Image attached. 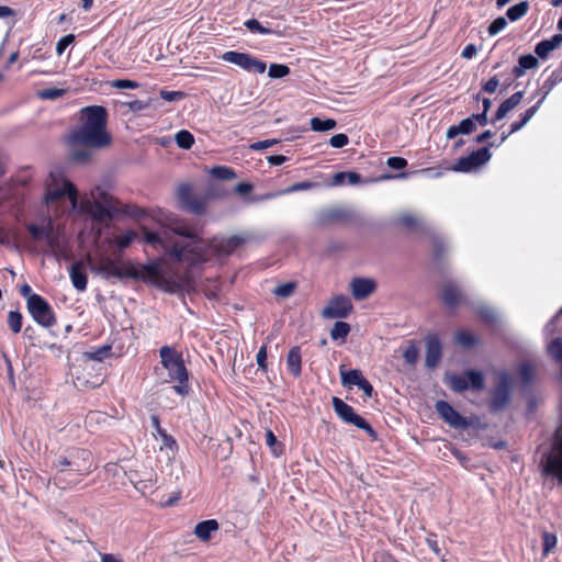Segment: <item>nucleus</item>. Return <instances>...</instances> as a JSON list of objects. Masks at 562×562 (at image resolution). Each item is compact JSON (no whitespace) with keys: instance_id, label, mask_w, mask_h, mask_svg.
<instances>
[{"instance_id":"1","label":"nucleus","mask_w":562,"mask_h":562,"mask_svg":"<svg viewBox=\"0 0 562 562\" xmlns=\"http://www.w3.org/2000/svg\"><path fill=\"white\" fill-rule=\"evenodd\" d=\"M88 260L91 271L101 276L103 279H133L169 294L182 292L191 280L188 271L179 273L171 269H162L161 265L165 262L162 258L151 260L147 263H135L132 260L122 259L121 257L111 258L108 256H99L94 260L88 257Z\"/></svg>"},{"instance_id":"2","label":"nucleus","mask_w":562,"mask_h":562,"mask_svg":"<svg viewBox=\"0 0 562 562\" xmlns=\"http://www.w3.org/2000/svg\"><path fill=\"white\" fill-rule=\"evenodd\" d=\"M247 237L233 235L231 237H213L200 245H181L176 243L167 250L168 257L177 263H187L188 268L200 266L212 258H227L247 243Z\"/></svg>"},{"instance_id":"3","label":"nucleus","mask_w":562,"mask_h":562,"mask_svg":"<svg viewBox=\"0 0 562 562\" xmlns=\"http://www.w3.org/2000/svg\"><path fill=\"white\" fill-rule=\"evenodd\" d=\"M79 124L69 134L74 146L102 149L111 145L112 136L108 131L109 114L102 105H88L79 111Z\"/></svg>"},{"instance_id":"4","label":"nucleus","mask_w":562,"mask_h":562,"mask_svg":"<svg viewBox=\"0 0 562 562\" xmlns=\"http://www.w3.org/2000/svg\"><path fill=\"white\" fill-rule=\"evenodd\" d=\"M114 355L122 353H80L75 359L68 353L70 374L80 385L94 389L103 382L104 360Z\"/></svg>"},{"instance_id":"5","label":"nucleus","mask_w":562,"mask_h":562,"mask_svg":"<svg viewBox=\"0 0 562 562\" xmlns=\"http://www.w3.org/2000/svg\"><path fill=\"white\" fill-rule=\"evenodd\" d=\"M54 474L47 481V487L50 483L60 484L65 482V471H72L76 476L83 477L92 471V453L85 448H72L65 454L58 456L52 464Z\"/></svg>"},{"instance_id":"6","label":"nucleus","mask_w":562,"mask_h":562,"mask_svg":"<svg viewBox=\"0 0 562 562\" xmlns=\"http://www.w3.org/2000/svg\"><path fill=\"white\" fill-rule=\"evenodd\" d=\"M64 196H68V199L75 203L78 199V191L76 186L67 179L65 172L56 168L48 173L45 181L44 200L48 204Z\"/></svg>"},{"instance_id":"7","label":"nucleus","mask_w":562,"mask_h":562,"mask_svg":"<svg viewBox=\"0 0 562 562\" xmlns=\"http://www.w3.org/2000/svg\"><path fill=\"white\" fill-rule=\"evenodd\" d=\"M162 367L168 372L170 381L177 382L172 386L176 394L187 396L191 387L189 385V371L182 358L183 353H159Z\"/></svg>"},{"instance_id":"8","label":"nucleus","mask_w":562,"mask_h":562,"mask_svg":"<svg viewBox=\"0 0 562 562\" xmlns=\"http://www.w3.org/2000/svg\"><path fill=\"white\" fill-rule=\"evenodd\" d=\"M513 376L506 370L497 374V382L490 391L488 412L498 414L505 411L512 402Z\"/></svg>"},{"instance_id":"9","label":"nucleus","mask_w":562,"mask_h":562,"mask_svg":"<svg viewBox=\"0 0 562 562\" xmlns=\"http://www.w3.org/2000/svg\"><path fill=\"white\" fill-rule=\"evenodd\" d=\"M117 214L134 215L131 205L121 204L120 201L113 198L105 191L99 192L98 199L91 207V216L97 222H103L106 218H113Z\"/></svg>"},{"instance_id":"10","label":"nucleus","mask_w":562,"mask_h":562,"mask_svg":"<svg viewBox=\"0 0 562 562\" xmlns=\"http://www.w3.org/2000/svg\"><path fill=\"white\" fill-rule=\"evenodd\" d=\"M177 201L179 207L194 215H202L209 205V195L196 193L190 183H181L177 188Z\"/></svg>"},{"instance_id":"11","label":"nucleus","mask_w":562,"mask_h":562,"mask_svg":"<svg viewBox=\"0 0 562 562\" xmlns=\"http://www.w3.org/2000/svg\"><path fill=\"white\" fill-rule=\"evenodd\" d=\"M331 405L336 415L346 424L363 430L372 440L378 439L376 430L355 408L337 396H333Z\"/></svg>"},{"instance_id":"12","label":"nucleus","mask_w":562,"mask_h":562,"mask_svg":"<svg viewBox=\"0 0 562 562\" xmlns=\"http://www.w3.org/2000/svg\"><path fill=\"white\" fill-rule=\"evenodd\" d=\"M446 383L457 393L468 390L482 391L485 387V375L481 370L467 369L463 376L456 373L447 374Z\"/></svg>"},{"instance_id":"13","label":"nucleus","mask_w":562,"mask_h":562,"mask_svg":"<svg viewBox=\"0 0 562 562\" xmlns=\"http://www.w3.org/2000/svg\"><path fill=\"white\" fill-rule=\"evenodd\" d=\"M26 307L32 318L43 327L56 324V315L50 304L40 294L30 296Z\"/></svg>"},{"instance_id":"14","label":"nucleus","mask_w":562,"mask_h":562,"mask_svg":"<svg viewBox=\"0 0 562 562\" xmlns=\"http://www.w3.org/2000/svg\"><path fill=\"white\" fill-rule=\"evenodd\" d=\"M436 412L439 417L447 423L449 426L456 429H467L471 426H476L479 423V418L474 417L473 419H469L465 416L461 415L449 402L445 400H439L435 404Z\"/></svg>"},{"instance_id":"15","label":"nucleus","mask_w":562,"mask_h":562,"mask_svg":"<svg viewBox=\"0 0 562 562\" xmlns=\"http://www.w3.org/2000/svg\"><path fill=\"white\" fill-rule=\"evenodd\" d=\"M221 58L224 61L234 64L241 69L252 74H263L267 69V65L263 60L248 54L237 50H227Z\"/></svg>"},{"instance_id":"16","label":"nucleus","mask_w":562,"mask_h":562,"mask_svg":"<svg viewBox=\"0 0 562 562\" xmlns=\"http://www.w3.org/2000/svg\"><path fill=\"white\" fill-rule=\"evenodd\" d=\"M493 146L494 144L490 143L487 146L473 150L468 156L460 157L452 167V170L457 172H470L485 165L492 157L490 149Z\"/></svg>"},{"instance_id":"17","label":"nucleus","mask_w":562,"mask_h":562,"mask_svg":"<svg viewBox=\"0 0 562 562\" xmlns=\"http://www.w3.org/2000/svg\"><path fill=\"white\" fill-rule=\"evenodd\" d=\"M341 385L347 389L357 386L362 391L367 398H371L374 394V389L370 381L363 375L360 369H340Z\"/></svg>"},{"instance_id":"18","label":"nucleus","mask_w":562,"mask_h":562,"mask_svg":"<svg viewBox=\"0 0 562 562\" xmlns=\"http://www.w3.org/2000/svg\"><path fill=\"white\" fill-rule=\"evenodd\" d=\"M544 334L548 338H551L547 351H562V307L548 322Z\"/></svg>"},{"instance_id":"19","label":"nucleus","mask_w":562,"mask_h":562,"mask_svg":"<svg viewBox=\"0 0 562 562\" xmlns=\"http://www.w3.org/2000/svg\"><path fill=\"white\" fill-rule=\"evenodd\" d=\"M352 310V303L346 295L333 297L328 305L323 310V316L326 318H344Z\"/></svg>"},{"instance_id":"20","label":"nucleus","mask_w":562,"mask_h":562,"mask_svg":"<svg viewBox=\"0 0 562 562\" xmlns=\"http://www.w3.org/2000/svg\"><path fill=\"white\" fill-rule=\"evenodd\" d=\"M173 234L186 237L189 239L187 243L178 241L181 245H200L203 243V238L200 236L199 231L191 224L186 222H176L171 225Z\"/></svg>"},{"instance_id":"21","label":"nucleus","mask_w":562,"mask_h":562,"mask_svg":"<svg viewBox=\"0 0 562 562\" xmlns=\"http://www.w3.org/2000/svg\"><path fill=\"white\" fill-rule=\"evenodd\" d=\"M376 289V283L368 278H353L350 282V291L356 300H364Z\"/></svg>"},{"instance_id":"22","label":"nucleus","mask_w":562,"mask_h":562,"mask_svg":"<svg viewBox=\"0 0 562 562\" xmlns=\"http://www.w3.org/2000/svg\"><path fill=\"white\" fill-rule=\"evenodd\" d=\"M150 423H151V427L154 429V432L153 435L157 438L159 437L162 441V446H161V449H168L172 452H176L178 451L179 449V446L177 443V440L173 438V436H171L170 434H168L160 425V419H159V416L154 414L150 416Z\"/></svg>"},{"instance_id":"23","label":"nucleus","mask_w":562,"mask_h":562,"mask_svg":"<svg viewBox=\"0 0 562 562\" xmlns=\"http://www.w3.org/2000/svg\"><path fill=\"white\" fill-rule=\"evenodd\" d=\"M440 299L450 308L456 307L462 300L460 288L453 282H446L441 288Z\"/></svg>"},{"instance_id":"24","label":"nucleus","mask_w":562,"mask_h":562,"mask_svg":"<svg viewBox=\"0 0 562 562\" xmlns=\"http://www.w3.org/2000/svg\"><path fill=\"white\" fill-rule=\"evenodd\" d=\"M69 277L74 288L80 292L85 291L88 285V277L85 265L81 260L74 262L69 269Z\"/></svg>"},{"instance_id":"25","label":"nucleus","mask_w":562,"mask_h":562,"mask_svg":"<svg viewBox=\"0 0 562 562\" xmlns=\"http://www.w3.org/2000/svg\"><path fill=\"white\" fill-rule=\"evenodd\" d=\"M562 82V63L559 65L557 69H554L551 75L542 82L541 87L536 92L540 94V99L538 102L540 104L544 101L548 94L554 89L557 85Z\"/></svg>"},{"instance_id":"26","label":"nucleus","mask_w":562,"mask_h":562,"mask_svg":"<svg viewBox=\"0 0 562 562\" xmlns=\"http://www.w3.org/2000/svg\"><path fill=\"white\" fill-rule=\"evenodd\" d=\"M561 44H562V33H558V34H554L549 40H543V41L539 42L535 47V53L537 54V56L539 58L546 59V58H548L550 53L553 49L560 47Z\"/></svg>"},{"instance_id":"27","label":"nucleus","mask_w":562,"mask_h":562,"mask_svg":"<svg viewBox=\"0 0 562 562\" xmlns=\"http://www.w3.org/2000/svg\"><path fill=\"white\" fill-rule=\"evenodd\" d=\"M522 98H524V91H518V92H515L514 94H512L505 101H503L499 104V106L494 115V119L492 120V123H495V122L504 119L509 111H512L514 108H516L521 102Z\"/></svg>"},{"instance_id":"28","label":"nucleus","mask_w":562,"mask_h":562,"mask_svg":"<svg viewBox=\"0 0 562 562\" xmlns=\"http://www.w3.org/2000/svg\"><path fill=\"white\" fill-rule=\"evenodd\" d=\"M220 524L216 519H206L198 522L194 528V535L202 541H207L212 532L218 530Z\"/></svg>"},{"instance_id":"29","label":"nucleus","mask_w":562,"mask_h":562,"mask_svg":"<svg viewBox=\"0 0 562 562\" xmlns=\"http://www.w3.org/2000/svg\"><path fill=\"white\" fill-rule=\"evenodd\" d=\"M137 232L134 229H127L121 234L114 235L111 239H109V243L114 245L120 251H123L128 248L132 243L137 239Z\"/></svg>"},{"instance_id":"30","label":"nucleus","mask_w":562,"mask_h":562,"mask_svg":"<svg viewBox=\"0 0 562 562\" xmlns=\"http://www.w3.org/2000/svg\"><path fill=\"white\" fill-rule=\"evenodd\" d=\"M539 60L531 54L522 55L518 58V65L513 68L515 78H520L526 74V70L537 68Z\"/></svg>"},{"instance_id":"31","label":"nucleus","mask_w":562,"mask_h":562,"mask_svg":"<svg viewBox=\"0 0 562 562\" xmlns=\"http://www.w3.org/2000/svg\"><path fill=\"white\" fill-rule=\"evenodd\" d=\"M475 128H476V125L473 122V119H471L469 116V117L462 120L458 125H451L447 130L446 136L448 139H452L456 136H458L459 134L468 135V134L472 133L473 131H475Z\"/></svg>"},{"instance_id":"32","label":"nucleus","mask_w":562,"mask_h":562,"mask_svg":"<svg viewBox=\"0 0 562 562\" xmlns=\"http://www.w3.org/2000/svg\"><path fill=\"white\" fill-rule=\"evenodd\" d=\"M26 229L34 240L48 239L53 234V224L48 221L47 225L44 227L32 223L26 225Z\"/></svg>"},{"instance_id":"33","label":"nucleus","mask_w":562,"mask_h":562,"mask_svg":"<svg viewBox=\"0 0 562 562\" xmlns=\"http://www.w3.org/2000/svg\"><path fill=\"white\" fill-rule=\"evenodd\" d=\"M143 240L151 246L162 247L166 256H168L167 250L176 244H168L159 233L150 232L147 231L146 228H144Z\"/></svg>"},{"instance_id":"34","label":"nucleus","mask_w":562,"mask_h":562,"mask_svg":"<svg viewBox=\"0 0 562 562\" xmlns=\"http://www.w3.org/2000/svg\"><path fill=\"white\" fill-rule=\"evenodd\" d=\"M519 376L522 387H529L536 379L535 368L530 362H521L519 364Z\"/></svg>"},{"instance_id":"35","label":"nucleus","mask_w":562,"mask_h":562,"mask_svg":"<svg viewBox=\"0 0 562 562\" xmlns=\"http://www.w3.org/2000/svg\"><path fill=\"white\" fill-rule=\"evenodd\" d=\"M539 108H540V102H537L535 105L529 108L525 113H522L520 115L519 121H515L512 123L508 134H514V133L518 132L519 130H521L531 120V117L536 114V112L538 111Z\"/></svg>"},{"instance_id":"36","label":"nucleus","mask_w":562,"mask_h":562,"mask_svg":"<svg viewBox=\"0 0 562 562\" xmlns=\"http://www.w3.org/2000/svg\"><path fill=\"white\" fill-rule=\"evenodd\" d=\"M454 340L458 345L470 348L477 342V337L469 330L461 329L456 333Z\"/></svg>"},{"instance_id":"37","label":"nucleus","mask_w":562,"mask_h":562,"mask_svg":"<svg viewBox=\"0 0 562 562\" xmlns=\"http://www.w3.org/2000/svg\"><path fill=\"white\" fill-rule=\"evenodd\" d=\"M302 353H288L286 366L289 372L299 378L302 373Z\"/></svg>"},{"instance_id":"38","label":"nucleus","mask_w":562,"mask_h":562,"mask_svg":"<svg viewBox=\"0 0 562 562\" xmlns=\"http://www.w3.org/2000/svg\"><path fill=\"white\" fill-rule=\"evenodd\" d=\"M529 4L527 1H521L519 3L514 4L510 7L507 12L506 16L512 21L515 22L519 19H521L526 13L528 12Z\"/></svg>"},{"instance_id":"39","label":"nucleus","mask_w":562,"mask_h":562,"mask_svg":"<svg viewBox=\"0 0 562 562\" xmlns=\"http://www.w3.org/2000/svg\"><path fill=\"white\" fill-rule=\"evenodd\" d=\"M337 122L334 119L322 120L319 117L311 119V128L315 132H326L335 128Z\"/></svg>"},{"instance_id":"40","label":"nucleus","mask_w":562,"mask_h":562,"mask_svg":"<svg viewBox=\"0 0 562 562\" xmlns=\"http://www.w3.org/2000/svg\"><path fill=\"white\" fill-rule=\"evenodd\" d=\"M175 140L178 145V147L182 149H190L194 144V136L187 130L179 131L176 136Z\"/></svg>"},{"instance_id":"41","label":"nucleus","mask_w":562,"mask_h":562,"mask_svg":"<svg viewBox=\"0 0 562 562\" xmlns=\"http://www.w3.org/2000/svg\"><path fill=\"white\" fill-rule=\"evenodd\" d=\"M541 538H542V554L548 555L557 547V543H558L557 535L544 530L541 533Z\"/></svg>"},{"instance_id":"42","label":"nucleus","mask_w":562,"mask_h":562,"mask_svg":"<svg viewBox=\"0 0 562 562\" xmlns=\"http://www.w3.org/2000/svg\"><path fill=\"white\" fill-rule=\"evenodd\" d=\"M345 179L348 180L349 184H357L361 180V175L355 171H341L334 175V183L341 184Z\"/></svg>"},{"instance_id":"43","label":"nucleus","mask_w":562,"mask_h":562,"mask_svg":"<svg viewBox=\"0 0 562 562\" xmlns=\"http://www.w3.org/2000/svg\"><path fill=\"white\" fill-rule=\"evenodd\" d=\"M22 319V314L19 311H10L8 313V326L14 334L21 331Z\"/></svg>"},{"instance_id":"44","label":"nucleus","mask_w":562,"mask_h":562,"mask_svg":"<svg viewBox=\"0 0 562 562\" xmlns=\"http://www.w3.org/2000/svg\"><path fill=\"white\" fill-rule=\"evenodd\" d=\"M315 187H317V183L312 181L295 182L292 186L288 187L286 189L281 190L278 194H290L297 191L311 190Z\"/></svg>"},{"instance_id":"45","label":"nucleus","mask_w":562,"mask_h":562,"mask_svg":"<svg viewBox=\"0 0 562 562\" xmlns=\"http://www.w3.org/2000/svg\"><path fill=\"white\" fill-rule=\"evenodd\" d=\"M212 176L222 180H231L236 177L235 171L226 166H215L211 169Z\"/></svg>"},{"instance_id":"46","label":"nucleus","mask_w":562,"mask_h":562,"mask_svg":"<svg viewBox=\"0 0 562 562\" xmlns=\"http://www.w3.org/2000/svg\"><path fill=\"white\" fill-rule=\"evenodd\" d=\"M290 74V68L283 64H271L268 76L273 79L283 78Z\"/></svg>"},{"instance_id":"47","label":"nucleus","mask_w":562,"mask_h":562,"mask_svg":"<svg viewBox=\"0 0 562 562\" xmlns=\"http://www.w3.org/2000/svg\"><path fill=\"white\" fill-rule=\"evenodd\" d=\"M244 25L246 26V29L252 33H259V34H272L274 33V31L268 29V27H265L260 24V22L256 19H249L247 21H245Z\"/></svg>"},{"instance_id":"48","label":"nucleus","mask_w":562,"mask_h":562,"mask_svg":"<svg viewBox=\"0 0 562 562\" xmlns=\"http://www.w3.org/2000/svg\"><path fill=\"white\" fill-rule=\"evenodd\" d=\"M295 289H296L295 282H285V283L278 285L273 290V293L279 297H289L290 295H292L294 293Z\"/></svg>"},{"instance_id":"49","label":"nucleus","mask_w":562,"mask_h":562,"mask_svg":"<svg viewBox=\"0 0 562 562\" xmlns=\"http://www.w3.org/2000/svg\"><path fill=\"white\" fill-rule=\"evenodd\" d=\"M350 331V326L345 322H336L331 329L333 339L345 338Z\"/></svg>"},{"instance_id":"50","label":"nucleus","mask_w":562,"mask_h":562,"mask_svg":"<svg viewBox=\"0 0 562 562\" xmlns=\"http://www.w3.org/2000/svg\"><path fill=\"white\" fill-rule=\"evenodd\" d=\"M64 473H65V475H64L65 476V482H63L60 484H54L58 488H60V490L71 488L72 486H75L76 484L81 482L82 477L76 476L72 471L66 470Z\"/></svg>"},{"instance_id":"51","label":"nucleus","mask_w":562,"mask_h":562,"mask_svg":"<svg viewBox=\"0 0 562 562\" xmlns=\"http://www.w3.org/2000/svg\"><path fill=\"white\" fill-rule=\"evenodd\" d=\"M507 25V21L504 16H498L488 26L487 32L491 36L498 34Z\"/></svg>"},{"instance_id":"52","label":"nucleus","mask_w":562,"mask_h":562,"mask_svg":"<svg viewBox=\"0 0 562 562\" xmlns=\"http://www.w3.org/2000/svg\"><path fill=\"white\" fill-rule=\"evenodd\" d=\"M426 351H441V341L437 334H429L426 337Z\"/></svg>"},{"instance_id":"53","label":"nucleus","mask_w":562,"mask_h":562,"mask_svg":"<svg viewBox=\"0 0 562 562\" xmlns=\"http://www.w3.org/2000/svg\"><path fill=\"white\" fill-rule=\"evenodd\" d=\"M111 86L116 89H137L139 83L130 79H116L112 81Z\"/></svg>"},{"instance_id":"54","label":"nucleus","mask_w":562,"mask_h":562,"mask_svg":"<svg viewBox=\"0 0 562 562\" xmlns=\"http://www.w3.org/2000/svg\"><path fill=\"white\" fill-rule=\"evenodd\" d=\"M349 143V138L346 134L339 133L330 137L329 144L334 148H342L347 146Z\"/></svg>"},{"instance_id":"55","label":"nucleus","mask_w":562,"mask_h":562,"mask_svg":"<svg viewBox=\"0 0 562 562\" xmlns=\"http://www.w3.org/2000/svg\"><path fill=\"white\" fill-rule=\"evenodd\" d=\"M75 41V35L68 34L59 38V41L56 44V53L57 55H61L65 49Z\"/></svg>"},{"instance_id":"56","label":"nucleus","mask_w":562,"mask_h":562,"mask_svg":"<svg viewBox=\"0 0 562 562\" xmlns=\"http://www.w3.org/2000/svg\"><path fill=\"white\" fill-rule=\"evenodd\" d=\"M374 562H397L396 559L386 550H378L373 553Z\"/></svg>"},{"instance_id":"57","label":"nucleus","mask_w":562,"mask_h":562,"mask_svg":"<svg viewBox=\"0 0 562 562\" xmlns=\"http://www.w3.org/2000/svg\"><path fill=\"white\" fill-rule=\"evenodd\" d=\"M499 85V79L497 76H493L490 78L486 82L482 85V90L486 93H494L497 90V87Z\"/></svg>"},{"instance_id":"58","label":"nucleus","mask_w":562,"mask_h":562,"mask_svg":"<svg viewBox=\"0 0 562 562\" xmlns=\"http://www.w3.org/2000/svg\"><path fill=\"white\" fill-rule=\"evenodd\" d=\"M398 223L407 228H415L418 224V220L412 214H404L398 218Z\"/></svg>"},{"instance_id":"59","label":"nucleus","mask_w":562,"mask_h":562,"mask_svg":"<svg viewBox=\"0 0 562 562\" xmlns=\"http://www.w3.org/2000/svg\"><path fill=\"white\" fill-rule=\"evenodd\" d=\"M386 165L392 169L401 170L407 166V160L405 158L394 156L387 159Z\"/></svg>"},{"instance_id":"60","label":"nucleus","mask_w":562,"mask_h":562,"mask_svg":"<svg viewBox=\"0 0 562 562\" xmlns=\"http://www.w3.org/2000/svg\"><path fill=\"white\" fill-rule=\"evenodd\" d=\"M160 97L166 101L172 102L182 99L184 97V92L161 90Z\"/></svg>"},{"instance_id":"61","label":"nucleus","mask_w":562,"mask_h":562,"mask_svg":"<svg viewBox=\"0 0 562 562\" xmlns=\"http://www.w3.org/2000/svg\"><path fill=\"white\" fill-rule=\"evenodd\" d=\"M446 252V246L443 241L439 239L434 240V259L436 261L441 260V258L445 256Z\"/></svg>"},{"instance_id":"62","label":"nucleus","mask_w":562,"mask_h":562,"mask_svg":"<svg viewBox=\"0 0 562 562\" xmlns=\"http://www.w3.org/2000/svg\"><path fill=\"white\" fill-rule=\"evenodd\" d=\"M88 149L89 148L83 147V149L75 150L72 154L74 159L78 162L89 161L91 158V154Z\"/></svg>"},{"instance_id":"63","label":"nucleus","mask_w":562,"mask_h":562,"mask_svg":"<svg viewBox=\"0 0 562 562\" xmlns=\"http://www.w3.org/2000/svg\"><path fill=\"white\" fill-rule=\"evenodd\" d=\"M443 353H426V366L429 369L436 368L441 361Z\"/></svg>"},{"instance_id":"64","label":"nucleus","mask_w":562,"mask_h":562,"mask_svg":"<svg viewBox=\"0 0 562 562\" xmlns=\"http://www.w3.org/2000/svg\"><path fill=\"white\" fill-rule=\"evenodd\" d=\"M477 53V48L474 44H468L461 52V56L465 59H471Z\"/></svg>"}]
</instances>
